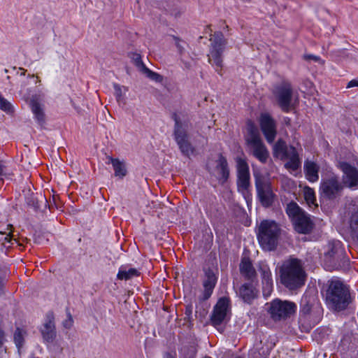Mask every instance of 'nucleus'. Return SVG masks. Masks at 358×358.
I'll return each mask as SVG.
<instances>
[{"label": "nucleus", "instance_id": "1", "mask_svg": "<svg viewBox=\"0 0 358 358\" xmlns=\"http://www.w3.org/2000/svg\"><path fill=\"white\" fill-rule=\"evenodd\" d=\"M280 282L289 290H296L305 285L306 273L301 260L292 258L285 262L280 268Z\"/></svg>", "mask_w": 358, "mask_h": 358}, {"label": "nucleus", "instance_id": "2", "mask_svg": "<svg viewBox=\"0 0 358 358\" xmlns=\"http://www.w3.org/2000/svg\"><path fill=\"white\" fill-rule=\"evenodd\" d=\"M282 229L273 220H263L257 227V238L259 245L264 251L277 249L281 237Z\"/></svg>", "mask_w": 358, "mask_h": 358}, {"label": "nucleus", "instance_id": "3", "mask_svg": "<svg viewBox=\"0 0 358 358\" xmlns=\"http://www.w3.org/2000/svg\"><path fill=\"white\" fill-rule=\"evenodd\" d=\"M324 266L329 271L349 269L350 259L341 241H333L328 243L324 255Z\"/></svg>", "mask_w": 358, "mask_h": 358}, {"label": "nucleus", "instance_id": "4", "mask_svg": "<svg viewBox=\"0 0 358 358\" xmlns=\"http://www.w3.org/2000/svg\"><path fill=\"white\" fill-rule=\"evenodd\" d=\"M326 301L327 305L336 311L346 309L350 303L349 288L340 280L329 281L326 290Z\"/></svg>", "mask_w": 358, "mask_h": 358}, {"label": "nucleus", "instance_id": "5", "mask_svg": "<svg viewBox=\"0 0 358 358\" xmlns=\"http://www.w3.org/2000/svg\"><path fill=\"white\" fill-rule=\"evenodd\" d=\"M246 127L250 136L246 140L250 152L261 163H266L269 152L259 136L257 126L251 120H248Z\"/></svg>", "mask_w": 358, "mask_h": 358}, {"label": "nucleus", "instance_id": "6", "mask_svg": "<svg viewBox=\"0 0 358 358\" xmlns=\"http://www.w3.org/2000/svg\"><path fill=\"white\" fill-rule=\"evenodd\" d=\"M253 176L258 201L264 208L271 207L277 196L273 192L270 179L259 171H254Z\"/></svg>", "mask_w": 358, "mask_h": 358}, {"label": "nucleus", "instance_id": "7", "mask_svg": "<svg viewBox=\"0 0 358 358\" xmlns=\"http://www.w3.org/2000/svg\"><path fill=\"white\" fill-rule=\"evenodd\" d=\"M210 38V47L208 62L215 66V71L222 76V55L227 44V41L221 31H215Z\"/></svg>", "mask_w": 358, "mask_h": 358}, {"label": "nucleus", "instance_id": "8", "mask_svg": "<svg viewBox=\"0 0 358 358\" xmlns=\"http://www.w3.org/2000/svg\"><path fill=\"white\" fill-rule=\"evenodd\" d=\"M172 119L174 120L173 137L181 153L189 157L192 155L195 148L189 141V136L187 129L183 127L181 120L176 113L172 114Z\"/></svg>", "mask_w": 358, "mask_h": 358}, {"label": "nucleus", "instance_id": "9", "mask_svg": "<svg viewBox=\"0 0 358 358\" xmlns=\"http://www.w3.org/2000/svg\"><path fill=\"white\" fill-rule=\"evenodd\" d=\"M278 107L282 111L289 113L293 108V87L288 80H282L274 87L273 92Z\"/></svg>", "mask_w": 358, "mask_h": 358}, {"label": "nucleus", "instance_id": "10", "mask_svg": "<svg viewBox=\"0 0 358 358\" xmlns=\"http://www.w3.org/2000/svg\"><path fill=\"white\" fill-rule=\"evenodd\" d=\"M343 185L336 176L322 180L320 186V198L327 201H334L341 196Z\"/></svg>", "mask_w": 358, "mask_h": 358}, {"label": "nucleus", "instance_id": "11", "mask_svg": "<svg viewBox=\"0 0 358 358\" xmlns=\"http://www.w3.org/2000/svg\"><path fill=\"white\" fill-rule=\"evenodd\" d=\"M296 310V306L294 302L275 299L271 301L268 313L274 321H280L289 317Z\"/></svg>", "mask_w": 358, "mask_h": 358}, {"label": "nucleus", "instance_id": "12", "mask_svg": "<svg viewBox=\"0 0 358 358\" xmlns=\"http://www.w3.org/2000/svg\"><path fill=\"white\" fill-rule=\"evenodd\" d=\"M231 300L228 296L220 298L213 307L211 313L210 321L212 326L217 327L222 324L231 314Z\"/></svg>", "mask_w": 358, "mask_h": 358}, {"label": "nucleus", "instance_id": "13", "mask_svg": "<svg viewBox=\"0 0 358 358\" xmlns=\"http://www.w3.org/2000/svg\"><path fill=\"white\" fill-rule=\"evenodd\" d=\"M237 186L239 191L243 194L249 192L250 187V175L249 166L245 159L241 157L236 158Z\"/></svg>", "mask_w": 358, "mask_h": 358}, {"label": "nucleus", "instance_id": "14", "mask_svg": "<svg viewBox=\"0 0 358 358\" xmlns=\"http://www.w3.org/2000/svg\"><path fill=\"white\" fill-rule=\"evenodd\" d=\"M338 168L343 171L342 184L343 187L352 189L358 188V169L346 162H340Z\"/></svg>", "mask_w": 358, "mask_h": 358}, {"label": "nucleus", "instance_id": "15", "mask_svg": "<svg viewBox=\"0 0 358 358\" xmlns=\"http://www.w3.org/2000/svg\"><path fill=\"white\" fill-rule=\"evenodd\" d=\"M259 126L266 141L269 144L273 143L277 135L275 120L269 113H262L259 117Z\"/></svg>", "mask_w": 358, "mask_h": 358}, {"label": "nucleus", "instance_id": "16", "mask_svg": "<svg viewBox=\"0 0 358 358\" xmlns=\"http://www.w3.org/2000/svg\"><path fill=\"white\" fill-rule=\"evenodd\" d=\"M204 279L203 281V291L201 296L202 301L208 300L212 295L217 282V269L203 268Z\"/></svg>", "mask_w": 358, "mask_h": 358}, {"label": "nucleus", "instance_id": "17", "mask_svg": "<svg viewBox=\"0 0 358 358\" xmlns=\"http://www.w3.org/2000/svg\"><path fill=\"white\" fill-rule=\"evenodd\" d=\"M258 282H244L238 290V296L247 304L251 305L259 297Z\"/></svg>", "mask_w": 358, "mask_h": 358}, {"label": "nucleus", "instance_id": "18", "mask_svg": "<svg viewBox=\"0 0 358 358\" xmlns=\"http://www.w3.org/2000/svg\"><path fill=\"white\" fill-rule=\"evenodd\" d=\"M241 276L249 282H258L257 273L250 257H243L239 264Z\"/></svg>", "mask_w": 358, "mask_h": 358}, {"label": "nucleus", "instance_id": "19", "mask_svg": "<svg viewBox=\"0 0 358 358\" xmlns=\"http://www.w3.org/2000/svg\"><path fill=\"white\" fill-rule=\"evenodd\" d=\"M294 229L299 234H308L314 228V222L306 212L292 222Z\"/></svg>", "mask_w": 358, "mask_h": 358}, {"label": "nucleus", "instance_id": "20", "mask_svg": "<svg viewBox=\"0 0 358 358\" xmlns=\"http://www.w3.org/2000/svg\"><path fill=\"white\" fill-rule=\"evenodd\" d=\"M259 271L262 277V292L264 297L271 295L273 290L271 272L267 265H260Z\"/></svg>", "mask_w": 358, "mask_h": 358}, {"label": "nucleus", "instance_id": "21", "mask_svg": "<svg viewBox=\"0 0 358 358\" xmlns=\"http://www.w3.org/2000/svg\"><path fill=\"white\" fill-rule=\"evenodd\" d=\"M43 340L47 343H52L56 338L57 332L53 315H48L45 322L41 329Z\"/></svg>", "mask_w": 358, "mask_h": 358}, {"label": "nucleus", "instance_id": "22", "mask_svg": "<svg viewBox=\"0 0 358 358\" xmlns=\"http://www.w3.org/2000/svg\"><path fill=\"white\" fill-rule=\"evenodd\" d=\"M215 169L218 173L217 179L222 184L227 182L230 171L228 165L227 158L222 154L218 155V159L216 160Z\"/></svg>", "mask_w": 358, "mask_h": 358}, {"label": "nucleus", "instance_id": "23", "mask_svg": "<svg viewBox=\"0 0 358 358\" xmlns=\"http://www.w3.org/2000/svg\"><path fill=\"white\" fill-rule=\"evenodd\" d=\"M271 348L268 343H263L262 341L254 345L250 350V358H268Z\"/></svg>", "mask_w": 358, "mask_h": 358}, {"label": "nucleus", "instance_id": "24", "mask_svg": "<svg viewBox=\"0 0 358 358\" xmlns=\"http://www.w3.org/2000/svg\"><path fill=\"white\" fill-rule=\"evenodd\" d=\"M303 169L305 177L309 182H315L319 180L320 167L315 162L306 160Z\"/></svg>", "mask_w": 358, "mask_h": 358}, {"label": "nucleus", "instance_id": "25", "mask_svg": "<svg viewBox=\"0 0 358 358\" xmlns=\"http://www.w3.org/2000/svg\"><path fill=\"white\" fill-rule=\"evenodd\" d=\"M289 154V146L282 138H279L273 147V155L275 158H280L281 160L286 159Z\"/></svg>", "mask_w": 358, "mask_h": 358}, {"label": "nucleus", "instance_id": "26", "mask_svg": "<svg viewBox=\"0 0 358 358\" xmlns=\"http://www.w3.org/2000/svg\"><path fill=\"white\" fill-rule=\"evenodd\" d=\"M286 159H289V161L285 164V166L287 169L296 171L301 166L299 153L293 145H289V154Z\"/></svg>", "mask_w": 358, "mask_h": 358}, {"label": "nucleus", "instance_id": "27", "mask_svg": "<svg viewBox=\"0 0 358 358\" xmlns=\"http://www.w3.org/2000/svg\"><path fill=\"white\" fill-rule=\"evenodd\" d=\"M109 163H111L114 169L115 176L122 179L127 174V170L124 162H121L117 158L108 157Z\"/></svg>", "mask_w": 358, "mask_h": 358}, {"label": "nucleus", "instance_id": "28", "mask_svg": "<svg viewBox=\"0 0 358 358\" xmlns=\"http://www.w3.org/2000/svg\"><path fill=\"white\" fill-rule=\"evenodd\" d=\"M30 107L38 123L43 125L45 122V115L41 103L36 99L30 101Z\"/></svg>", "mask_w": 358, "mask_h": 358}, {"label": "nucleus", "instance_id": "29", "mask_svg": "<svg viewBox=\"0 0 358 358\" xmlns=\"http://www.w3.org/2000/svg\"><path fill=\"white\" fill-rule=\"evenodd\" d=\"M285 211L292 222L294 221V219H296V217H299L301 214L305 213V211L293 201L287 204Z\"/></svg>", "mask_w": 358, "mask_h": 358}, {"label": "nucleus", "instance_id": "30", "mask_svg": "<svg viewBox=\"0 0 358 358\" xmlns=\"http://www.w3.org/2000/svg\"><path fill=\"white\" fill-rule=\"evenodd\" d=\"M313 297L304 294L301 298L300 302L301 310L300 312L303 315H309L311 312L313 307Z\"/></svg>", "mask_w": 358, "mask_h": 358}, {"label": "nucleus", "instance_id": "31", "mask_svg": "<svg viewBox=\"0 0 358 358\" xmlns=\"http://www.w3.org/2000/svg\"><path fill=\"white\" fill-rule=\"evenodd\" d=\"M140 275V272L134 268H131L128 271L123 270L122 268H120L117 278L121 280H128L134 277H138Z\"/></svg>", "mask_w": 358, "mask_h": 358}, {"label": "nucleus", "instance_id": "32", "mask_svg": "<svg viewBox=\"0 0 358 358\" xmlns=\"http://www.w3.org/2000/svg\"><path fill=\"white\" fill-rule=\"evenodd\" d=\"M304 199L310 208H316L318 205L316 203V196L313 188L306 187L304 189Z\"/></svg>", "mask_w": 358, "mask_h": 358}, {"label": "nucleus", "instance_id": "33", "mask_svg": "<svg viewBox=\"0 0 358 358\" xmlns=\"http://www.w3.org/2000/svg\"><path fill=\"white\" fill-rule=\"evenodd\" d=\"M350 227L352 237L358 241V210L352 213L350 220Z\"/></svg>", "mask_w": 358, "mask_h": 358}, {"label": "nucleus", "instance_id": "34", "mask_svg": "<svg viewBox=\"0 0 358 358\" xmlns=\"http://www.w3.org/2000/svg\"><path fill=\"white\" fill-rule=\"evenodd\" d=\"M14 342L16 345V347L20 350L24 343V338L20 328L17 327L16 330L14 333Z\"/></svg>", "mask_w": 358, "mask_h": 358}, {"label": "nucleus", "instance_id": "35", "mask_svg": "<svg viewBox=\"0 0 358 358\" xmlns=\"http://www.w3.org/2000/svg\"><path fill=\"white\" fill-rule=\"evenodd\" d=\"M146 74L147 77L151 79L152 80H155L157 83H162L164 80L163 76L160 74L151 71L150 69H145V71L143 72Z\"/></svg>", "mask_w": 358, "mask_h": 358}, {"label": "nucleus", "instance_id": "36", "mask_svg": "<svg viewBox=\"0 0 358 358\" xmlns=\"http://www.w3.org/2000/svg\"><path fill=\"white\" fill-rule=\"evenodd\" d=\"M0 109L6 113L13 112V106L10 103L1 96H0Z\"/></svg>", "mask_w": 358, "mask_h": 358}, {"label": "nucleus", "instance_id": "37", "mask_svg": "<svg viewBox=\"0 0 358 358\" xmlns=\"http://www.w3.org/2000/svg\"><path fill=\"white\" fill-rule=\"evenodd\" d=\"M66 313L67 318L63 321L62 325L65 329H70L73 327V320L69 308L66 309Z\"/></svg>", "mask_w": 358, "mask_h": 358}, {"label": "nucleus", "instance_id": "38", "mask_svg": "<svg viewBox=\"0 0 358 358\" xmlns=\"http://www.w3.org/2000/svg\"><path fill=\"white\" fill-rule=\"evenodd\" d=\"M133 60L134 62V64L138 67L143 72L145 71V69H147L148 67L143 64L141 56L139 54H134Z\"/></svg>", "mask_w": 358, "mask_h": 358}, {"label": "nucleus", "instance_id": "39", "mask_svg": "<svg viewBox=\"0 0 358 358\" xmlns=\"http://www.w3.org/2000/svg\"><path fill=\"white\" fill-rule=\"evenodd\" d=\"M10 175H13V173L8 171L6 163L3 161L0 160V179L3 180V177H6Z\"/></svg>", "mask_w": 358, "mask_h": 358}, {"label": "nucleus", "instance_id": "40", "mask_svg": "<svg viewBox=\"0 0 358 358\" xmlns=\"http://www.w3.org/2000/svg\"><path fill=\"white\" fill-rule=\"evenodd\" d=\"M173 39L176 41V46L178 49V52L180 55H182L185 53V47L180 43L182 42L185 43L183 41H182L179 37L173 36Z\"/></svg>", "mask_w": 358, "mask_h": 358}, {"label": "nucleus", "instance_id": "41", "mask_svg": "<svg viewBox=\"0 0 358 358\" xmlns=\"http://www.w3.org/2000/svg\"><path fill=\"white\" fill-rule=\"evenodd\" d=\"M27 203L33 207L35 209L39 208L38 202L36 198H35L33 195H31L30 196H27L26 198Z\"/></svg>", "mask_w": 358, "mask_h": 358}, {"label": "nucleus", "instance_id": "42", "mask_svg": "<svg viewBox=\"0 0 358 358\" xmlns=\"http://www.w3.org/2000/svg\"><path fill=\"white\" fill-rule=\"evenodd\" d=\"M113 88L115 90V95L116 96V99L119 102L122 98L121 86L117 83H114Z\"/></svg>", "mask_w": 358, "mask_h": 358}, {"label": "nucleus", "instance_id": "43", "mask_svg": "<svg viewBox=\"0 0 358 358\" xmlns=\"http://www.w3.org/2000/svg\"><path fill=\"white\" fill-rule=\"evenodd\" d=\"M303 57L306 60H313L315 62H318L320 59V57L314 55H305Z\"/></svg>", "mask_w": 358, "mask_h": 358}, {"label": "nucleus", "instance_id": "44", "mask_svg": "<svg viewBox=\"0 0 358 358\" xmlns=\"http://www.w3.org/2000/svg\"><path fill=\"white\" fill-rule=\"evenodd\" d=\"M354 87H358V77L350 80L346 86L347 88H351Z\"/></svg>", "mask_w": 358, "mask_h": 358}, {"label": "nucleus", "instance_id": "45", "mask_svg": "<svg viewBox=\"0 0 358 358\" xmlns=\"http://www.w3.org/2000/svg\"><path fill=\"white\" fill-rule=\"evenodd\" d=\"M4 336V331L0 328V348L3 344Z\"/></svg>", "mask_w": 358, "mask_h": 358}, {"label": "nucleus", "instance_id": "46", "mask_svg": "<svg viewBox=\"0 0 358 358\" xmlns=\"http://www.w3.org/2000/svg\"><path fill=\"white\" fill-rule=\"evenodd\" d=\"M284 124L285 125H287V127H290L291 126V118L288 117H284Z\"/></svg>", "mask_w": 358, "mask_h": 358}, {"label": "nucleus", "instance_id": "47", "mask_svg": "<svg viewBox=\"0 0 358 358\" xmlns=\"http://www.w3.org/2000/svg\"><path fill=\"white\" fill-rule=\"evenodd\" d=\"M163 358H176V357L171 352H166L164 353Z\"/></svg>", "mask_w": 358, "mask_h": 358}, {"label": "nucleus", "instance_id": "48", "mask_svg": "<svg viewBox=\"0 0 358 358\" xmlns=\"http://www.w3.org/2000/svg\"><path fill=\"white\" fill-rule=\"evenodd\" d=\"M11 232H9L8 234L5 237L4 240L6 242H8L10 243L12 240V236H11Z\"/></svg>", "mask_w": 358, "mask_h": 358}, {"label": "nucleus", "instance_id": "49", "mask_svg": "<svg viewBox=\"0 0 358 358\" xmlns=\"http://www.w3.org/2000/svg\"><path fill=\"white\" fill-rule=\"evenodd\" d=\"M185 313L187 314V315H190L192 313L191 307H189V308L187 307L186 308Z\"/></svg>", "mask_w": 358, "mask_h": 358}, {"label": "nucleus", "instance_id": "50", "mask_svg": "<svg viewBox=\"0 0 358 358\" xmlns=\"http://www.w3.org/2000/svg\"><path fill=\"white\" fill-rule=\"evenodd\" d=\"M3 279L0 277V289L3 287Z\"/></svg>", "mask_w": 358, "mask_h": 358}, {"label": "nucleus", "instance_id": "51", "mask_svg": "<svg viewBox=\"0 0 358 358\" xmlns=\"http://www.w3.org/2000/svg\"><path fill=\"white\" fill-rule=\"evenodd\" d=\"M20 69L22 71L21 75L24 76L27 71L23 68H20Z\"/></svg>", "mask_w": 358, "mask_h": 358}, {"label": "nucleus", "instance_id": "52", "mask_svg": "<svg viewBox=\"0 0 358 358\" xmlns=\"http://www.w3.org/2000/svg\"><path fill=\"white\" fill-rule=\"evenodd\" d=\"M52 199H53L54 204L55 205L56 208H58L57 206L56 205V202H55V196H53V197H52Z\"/></svg>", "mask_w": 358, "mask_h": 358}, {"label": "nucleus", "instance_id": "53", "mask_svg": "<svg viewBox=\"0 0 358 358\" xmlns=\"http://www.w3.org/2000/svg\"><path fill=\"white\" fill-rule=\"evenodd\" d=\"M206 169H207V170H208V172H210V170L209 169V167H208V165L206 166Z\"/></svg>", "mask_w": 358, "mask_h": 358}, {"label": "nucleus", "instance_id": "54", "mask_svg": "<svg viewBox=\"0 0 358 358\" xmlns=\"http://www.w3.org/2000/svg\"><path fill=\"white\" fill-rule=\"evenodd\" d=\"M208 358H211V357H208Z\"/></svg>", "mask_w": 358, "mask_h": 358}]
</instances>
